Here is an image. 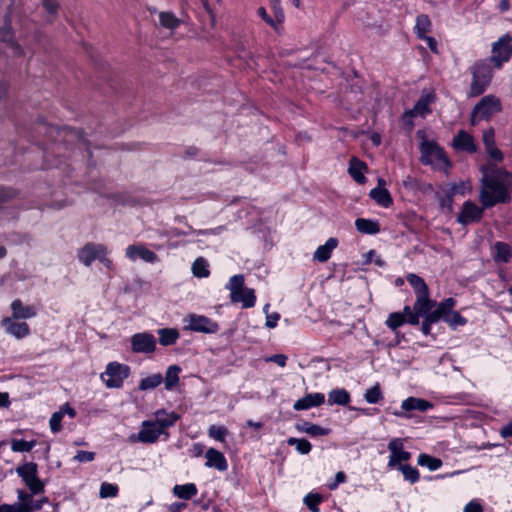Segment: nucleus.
<instances>
[{"label":"nucleus","mask_w":512,"mask_h":512,"mask_svg":"<svg viewBox=\"0 0 512 512\" xmlns=\"http://www.w3.org/2000/svg\"><path fill=\"white\" fill-rule=\"evenodd\" d=\"M338 240L336 238H329L325 244L320 245L313 254V259L318 262H326L333 252V250L337 247Z\"/></svg>","instance_id":"22"},{"label":"nucleus","mask_w":512,"mask_h":512,"mask_svg":"<svg viewBox=\"0 0 512 512\" xmlns=\"http://www.w3.org/2000/svg\"><path fill=\"white\" fill-rule=\"evenodd\" d=\"M356 229L364 234H377L380 231L379 224L376 221L364 218H358L355 221Z\"/></svg>","instance_id":"32"},{"label":"nucleus","mask_w":512,"mask_h":512,"mask_svg":"<svg viewBox=\"0 0 512 512\" xmlns=\"http://www.w3.org/2000/svg\"><path fill=\"white\" fill-rule=\"evenodd\" d=\"M180 368L176 365L169 366L164 379L165 388L167 390L173 389L179 382Z\"/></svg>","instance_id":"40"},{"label":"nucleus","mask_w":512,"mask_h":512,"mask_svg":"<svg viewBox=\"0 0 512 512\" xmlns=\"http://www.w3.org/2000/svg\"><path fill=\"white\" fill-rule=\"evenodd\" d=\"M184 328L189 331L213 334L219 330L218 324L204 315L189 314L184 319Z\"/></svg>","instance_id":"8"},{"label":"nucleus","mask_w":512,"mask_h":512,"mask_svg":"<svg viewBox=\"0 0 512 512\" xmlns=\"http://www.w3.org/2000/svg\"><path fill=\"white\" fill-rule=\"evenodd\" d=\"M420 151L423 164L431 165L436 169L446 168L450 165L442 148L433 141H423L420 146Z\"/></svg>","instance_id":"5"},{"label":"nucleus","mask_w":512,"mask_h":512,"mask_svg":"<svg viewBox=\"0 0 512 512\" xmlns=\"http://www.w3.org/2000/svg\"><path fill=\"white\" fill-rule=\"evenodd\" d=\"M287 443L288 445L290 446H295L296 450L300 453V454H308L311 449H312V445L311 443L306 440V439H298V438H289L287 440Z\"/></svg>","instance_id":"46"},{"label":"nucleus","mask_w":512,"mask_h":512,"mask_svg":"<svg viewBox=\"0 0 512 512\" xmlns=\"http://www.w3.org/2000/svg\"><path fill=\"white\" fill-rule=\"evenodd\" d=\"M62 419H63V411H57L52 414L49 424H50V429L53 433H58L61 430Z\"/></svg>","instance_id":"55"},{"label":"nucleus","mask_w":512,"mask_h":512,"mask_svg":"<svg viewBox=\"0 0 512 512\" xmlns=\"http://www.w3.org/2000/svg\"><path fill=\"white\" fill-rule=\"evenodd\" d=\"M179 415L175 412H167L164 409L157 410L154 413V419L145 420L141 423L138 433L131 434L128 438L130 443L152 444L164 435L165 439L169 437L167 429L172 427Z\"/></svg>","instance_id":"1"},{"label":"nucleus","mask_w":512,"mask_h":512,"mask_svg":"<svg viewBox=\"0 0 512 512\" xmlns=\"http://www.w3.org/2000/svg\"><path fill=\"white\" fill-rule=\"evenodd\" d=\"M160 344L169 346L174 344L179 338V332L176 329L163 328L158 331Z\"/></svg>","instance_id":"38"},{"label":"nucleus","mask_w":512,"mask_h":512,"mask_svg":"<svg viewBox=\"0 0 512 512\" xmlns=\"http://www.w3.org/2000/svg\"><path fill=\"white\" fill-rule=\"evenodd\" d=\"M443 320L454 329L458 326L465 325L467 322L466 319L456 311L450 312V314L446 315V318Z\"/></svg>","instance_id":"51"},{"label":"nucleus","mask_w":512,"mask_h":512,"mask_svg":"<svg viewBox=\"0 0 512 512\" xmlns=\"http://www.w3.org/2000/svg\"><path fill=\"white\" fill-rule=\"evenodd\" d=\"M325 402V396L323 393H310L304 396L301 399H298L294 405L293 408L296 411L299 410H307L312 407H317L322 405Z\"/></svg>","instance_id":"20"},{"label":"nucleus","mask_w":512,"mask_h":512,"mask_svg":"<svg viewBox=\"0 0 512 512\" xmlns=\"http://www.w3.org/2000/svg\"><path fill=\"white\" fill-rule=\"evenodd\" d=\"M95 458V453L90 451H78L74 456V460L78 462H91Z\"/></svg>","instance_id":"63"},{"label":"nucleus","mask_w":512,"mask_h":512,"mask_svg":"<svg viewBox=\"0 0 512 512\" xmlns=\"http://www.w3.org/2000/svg\"><path fill=\"white\" fill-rule=\"evenodd\" d=\"M322 501V497L319 494H307L304 498V503L312 512H319L318 505Z\"/></svg>","instance_id":"53"},{"label":"nucleus","mask_w":512,"mask_h":512,"mask_svg":"<svg viewBox=\"0 0 512 512\" xmlns=\"http://www.w3.org/2000/svg\"><path fill=\"white\" fill-rule=\"evenodd\" d=\"M401 313H403V315H405L407 323H409L411 325L419 324L418 314H416L414 307L411 308L410 306L406 305L403 308V311Z\"/></svg>","instance_id":"60"},{"label":"nucleus","mask_w":512,"mask_h":512,"mask_svg":"<svg viewBox=\"0 0 512 512\" xmlns=\"http://www.w3.org/2000/svg\"><path fill=\"white\" fill-rule=\"evenodd\" d=\"M36 445V441H26L23 439H14L11 443V449L14 452H29Z\"/></svg>","instance_id":"48"},{"label":"nucleus","mask_w":512,"mask_h":512,"mask_svg":"<svg viewBox=\"0 0 512 512\" xmlns=\"http://www.w3.org/2000/svg\"><path fill=\"white\" fill-rule=\"evenodd\" d=\"M180 19H178L171 12H161L159 14V23L162 27L173 30L180 25Z\"/></svg>","instance_id":"41"},{"label":"nucleus","mask_w":512,"mask_h":512,"mask_svg":"<svg viewBox=\"0 0 512 512\" xmlns=\"http://www.w3.org/2000/svg\"><path fill=\"white\" fill-rule=\"evenodd\" d=\"M432 101L433 97L431 94L423 95L414 105L413 109L408 112V114L412 117L424 116L430 111L429 105Z\"/></svg>","instance_id":"28"},{"label":"nucleus","mask_w":512,"mask_h":512,"mask_svg":"<svg viewBox=\"0 0 512 512\" xmlns=\"http://www.w3.org/2000/svg\"><path fill=\"white\" fill-rule=\"evenodd\" d=\"M470 190H471V187H470L469 183L461 182L459 184H451L448 193L454 197L457 194L465 195Z\"/></svg>","instance_id":"54"},{"label":"nucleus","mask_w":512,"mask_h":512,"mask_svg":"<svg viewBox=\"0 0 512 512\" xmlns=\"http://www.w3.org/2000/svg\"><path fill=\"white\" fill-rule=\"evenodd\" d=\"M18 502L20 505H26L30 507L31 512L41 509L42 501L34 500L32 495L27 493L25 490L17 491Z\"/></svg>","instance_id":"34"},{"label":"nucleus","mask_w":512,"mask_h":512,"mask_svg":"<svg viewBox=\"0 0 512 512\" xmlns=\"http://www.w3.org/2000/svg\"><path fill=\"white\" fill-rule=\"evenodd\" d=\"M434 306L435 302L429 298V292L422 295H417L416 301L414 303V310L416 314H418V319L420 317H426L427 315L431 314Z\"/></svg>","instance_id":"21"},{"label":"nucleus","mask_w":512,"mask_h":512,"mask_svg":"<svg viewBox=\"0 0 512 512\" xmlns=\"http://www.w3.org/2000/svg\"><path fill=\"white\" fill-rule=\"evenodd\" d=\"M495 132L493 128H489L484 131L483 133V143L485 145V148L491 147L495 145Z\"/></svg>","instance_id":"64"},{"label":"nucleus","mask_w":512,"mask_h":512,"mask_svg":"<svg viewBox=\"0 0 512 512\" xmlns=\"http://www.w3.org/2000/svg\"><path fill=\"white\" fill-rule=\"evenodd\" d=\"M455 306V300L453 298H447L440 302L438 306L431 312L432 315H437L438 320L446 318V315L453 312Z\"/></svg>","instance_id":"37"},{"label":"nucleus","mask_w":512,"mask_h":512,"mask_svg":"<svg viewBox=\"0 0 512 512\" xmlns=\"http://www.w3.org/2000/svg\"><path fill=\"white\" fill-rule=\"evenodd\" d=\"M483 209V206L479 207L471 201H466L462 206V210L458 215L457 221L462 225L478 222L482 218Z\"/></svg>","instance_id":"16"},{"label":"nucleus","mask_w":512,"mask_h":512,"mask_svg":"<svg viewBox=\"0 0 512 512\" xmlns=\"http://www.w3.org/2000/svg\"><path fill=\"white\" fill-rule=\"evenodd\" d=\"M472 83L470 87V95L478 96L482 94L491 80V71L485 64H476L472 69Z\"/></svg>","instance_id":"9"},{"label":"nucleus","mask_w":512,"mask_h":512,"mask_svg":"<svg viewBox=\"0 0 512 512\" xmlns=\"http://www.w3.org/2000/svg\"><path fill=\"white\" fill-rule=\"evenodd\" d=\"M129 371L130 368L127 365L111 362L100 377L108 388H120L128 377Z\"/></svg>","instance_id":"6"},{"label":"nucleus","mask_w":512,"mask_h":512,"mask_svg":"<svg viewBox=\"0 0 512 512\" xmlns=\"http://www.w3.org/2000/svg\"><path fill=\"white\" fill-rule=\"evenodd\" d=\"M42 5L49 15V20L56 16L59 6L56 0H42Z\"/></svg>","instance_id":"59"},{"label":"nucleus","mask_w":512,"mask_h":512,"mask_svg":"<svg viewBox=\"0 0 512 512\" xmlns=\"http://www.w3.org/2000/svg\"><path fill=\"white\" fill-rule=\"evenodd\" d=\"M272 10L274 14V19L276 20L278 26L284 21V12L280 5V0H271Z\"/></svg>","instance_id":"57"},{"label":"nucleus","mask_w":512,"mask_h":512,"mask_svg":"<svg viewBox=\"0 0 512 512\" xmlns=\"http://www.w3.org/2000/svg\"><path fill=\"white\" fill-rule=\"evenodd\" d=\"M432 404L424 399L409 397L402 401L401 408L405 411L418 410L421 412H425L432 408Z\"/></svg>","instance_id":"24"},{"label":"nucleus","mask_w":512,"mask_h":512,"mask_svg":"<svg viewBox=\"0 0 512 512\" xmlns=\"http://www.w3.org/2000/svg\"><path fill=\"white\" fill-rule=\"evenodd\" d=\"M16 472L22 478L23 482L30 489L32 494L43 492L44 484L38 478V466L36 463H25L17 467Z\"/></svg>","instance_id":"7"},{"label":"nucleus","mask_w":512,"mask_h":512,"mask_svg":"<svg viewBox=\"0 0 512 512\" xmlns=\"http://www.w3.org/2000/svg\"><path fill=\"white\" fill-rule=\"evenodd\" d=\"M257 14L259 17H261L269 26H271L273 29H278V24L276 20L273 17H270L264 7H260L257 10Z\"/></svg>","instance_id":"62"},{"label":"nucleus","mask_w":512,"mask_h":512,"mask_svg":"<svg viewBox=\"0 0 512 512\" xmlns=\"http://www.w3.org/2000/svg\"><path fill=\"white\" fill-rule=\"evenodd\" d=\"M130 342L134 353H152L156 349V338L148 332L134 334Z\"/></svg>","instance_id":"11"},{"label":"nucleus","mask_w":512,"mask_h":512,"mask_svg":"<svg viewBox=\"0 0 512 512\" xmlns=\"http://www.w3.org/2000/svg\"><path fill=\"white\" fill-rule=\"evenodd\" d=\"M244 276L237 274L229 279L225 288L230 291V299L233 303H241L243 308L255 306L256 296L254 289L244 286Z\"/></svg>","instance_id":"3"},{"label":"nucleus","mask_w":512,"mask_h":512,"mask_svg":"<svg viewBox=\"0 0 512 512\" xmlns=\"http://www.w3.org/2000/svg\"><path fill=\"white\" fill-rule=\"evenodd\" d=\"M192 273L198 278L208 277L210 274L208 262L203 257L197 258L192 264Z\"/></svg>","instance_id":"42"},{"label":"nucleus","mask_w":512,"mask_h":512,"mask_svg":"<svg viewBox=\"0 0 512 512\" xmlns=\"http://www.w3.org/2000/svg\"><path fill=\"white\" fill-rule=\"evenodd\" d=\"M404 323H407V320L405 318V315H403V313L400 312H393L389 314L387 320L385 321L386 326L390 328L392 331L397 330Z\"/></svg>","instance_id":"45"},{"label":"nucleus","mask_w":512,"mask_h":512,"mask_svg":"<svg viewBox=\"0 0 512 512\" xmlns=\"http://www.w3.org/2000/svg\"><path fill=\"white\" fill-rule=\"evenodd\" d=\"M0 512H31L30 507L20 505L19 503L14 504H3L0 505Z\"/></svg>","instance_id":"56"},{"label":"nucleus","mask_w":512,"mask_h":512,"mask_svg":"<svg viewBox=\"0 0 512 512\" xmlns=\"http://www.w3.org/2000/svg\"><path fill=\"white\" fill-rule=\"evenodd\" d=\"M431 25V21L427 15L421 14L417 16L414 29L418 38H425V36H427V33L430 32L431 30Z\"/></svg>","instance_id":"33"},{"label":"nucleus","mask_w":512,"mask_h":512,"mask_svg":"<svg viewBox=\"0 0 512 512\" xmlns=\"http://www.w3.org/2000/svg\"><path fill=\"white\" fill-rule=\"evenodd\" d=\"M296 429L299 432L306 433L310 436L316 437V436H324L329 433V429L323 428L319 425L312 424L309 422H303L302 424H297Z\"/></svg>","instance_id":"31"},{"label":"nucleus","mask_w":512,"mask_h":512,"mask_svg":"<svg viewBox=\"0 0 512 512\" xmlns=\"http://www.w3.org/2000/svg\"><path fill=\"white\" fill-rule=\"evenodd\" d=\"M173 493L181 499L188 500L197 494V488L195 484L188 483L184 485H175Z\"/></svg>","instance_id":"35"},{"label":"nucleus","mask_w":512,"mask_h":512,"mask_svg":"<svg viewBox=\"0 0 512 512\" xmlns=\"http://www.w3.org/2000/svg\"><path fill=\"white\" fill-rule=\"evenodd\" d=\"M510 42L511 37L504 35L493 44L491 61L494 62L498 68L501 67L504 62L508 61L512 55Z\"/></svg>","instance_id":"10"},{"label":"nucleus","mask_w":512,"mask_h":512,"mask_svg":"<svg viewBox=\"0 0 512 512\" xmlns=\"http://www.w3.org/2000/svg\"><path fill=\"white\" fill-rule=\"evenodd\" d=\"M365 400L370 404H376L382 400L383 395L380 390L379 384H375L373 387L368 389L364 394Z\"/></svg>","instance_id":"49"},{"label":"nucleus","mask_w":512,"mask_h":512,"mask_svg":"<svg viewBox=\"0 0 512 512\" xmlns=\"http://www.w3.org/2000/svg\"><path fill=\"white\" fill-rule=\"evenodd\" d=\"M369 196L380 206L388 208L392 205L393 199L386 188L375 187L373 188Z\"/></svg>","instance_id":"26"},{"label":"nucleus","mask_w":512,"mask_h":512,"mask_svg":"<svg viewBox=\"0 0 512 512\" xmlns=\"http://www.w3.org/2000/svg\"><path fill=\"white\" fill-rule=\"evenodd\" d=\"M350 394L343 388L333 389L328 393L329 405H342L345 406L350 402Z\"/></svg>","instance_id":"29"},{"label":"nucleus","mask_w":512,"mask_h":512,"mask_svg":"<svg viewBox=\"0 0 512 512\" xmlns=\"http://www.w3.org/2000/svg\"><path fill=\"white\" fill-rule=\"evenodd\" d=\"M388 449L390 451L389 468H399V465H402L401 462L411 458V453L403 449V441L400 438L392 439L388 444Z\"/></svg>","instance_id":"12"},{"label":"nucleus","mask_w":512,"mask_h":512,"mask_svg":"<svg viewBox=\"0 0 512 512\" xmlns=\"http://www.w3.org/2000/svg\"><path fill=\"white\" fill-rule=\"evenodd\" d=\"M11 316L19 320L34 318L37 315V308L34 305H25L22 300L15 299L10 304Z\"/></svg>","instance_id":"18"},{"label":"nucleus","mask_w":512,"mask_h":512,"mask_svg":"<svg viewBox=\"0 0 512 512\" xmlns=\"http://www.w3.org/2000/svg\"><path fill=\"white\" fill-rule=\"evenodd\" d=\"M483 178H494L496 181L504 183L508 176H512V173L509 174L507 171L496 167L493 164H488L483 167Z\"/></svg>","instance_id":"30"},{"label":"nucleus","mask_w":512,"mask_h":512,"mask_svg":"<svg viewBox=\"0 0 512 512\" xmlns=\"http://www.w3.org/2000/svg\"><path fill=\"white\" fill-rule=\"evenodd\" d=\"M125 256L131 261H136L138 258L147 263H156L159 261L156 253L149 250L143 244L129 245L125 250Z\"/></svg>","instance_id":"14"},{"label":"nucleus","mask_w":512,"mask_h":512,"mask_svg":"<svg viewBox=\"0 0 512 512\" xmlns=\"http://www.w3.org/2000/svg\"><path fill=\"white\" fill-rule=\"evenodd\" d=\"M501 109L502 104L499 98L494 95H486L473 108L470 122L472 125H476L481 120L488 121Z\"/></svg>","instance_id":"4"},{"label":"nucleus","mask_w":512,"mask_h":512,"mask_svg":"<svg viewBox=\"0 0 512 512\" xmlns=\"http://www.w3.org/2000/svg\"><path fill=\"white\" fill-rule=\"evenodd\" d=\"M398 469L402 472L404 479L410 483L413 484L419 480V472L415 467L410 465H399Z\"/></svg>","instance_id":"47"},{"label":"nucleus","mask_w":512,"mask_h":512,"mask_svg":"<svg viewBox=\"0 0 512 512\" xmlns=\"http://www.w3.org/2000/svg\"><path fill=\"white\" fill-rule=\"evenodd\" d=\"M207 434L211 439L225 443L229 431L225 426L222 425H210L207 430Z\"/></svg>","instance_id":"43"},{"label":"nucleus","mask_w":512,"mask_h":512,"mask_svg":"<svg viewBox=\"0 0 512 512\" xmlns=\"http://www.w3.org/2000/svg\"><path fill=\"white\" fill-rule=\"evenodd\" d=\"M1 326L8 335L16 339H23L30 335L29 325L13 317H4L1 320Z\"/></svg>","instance_id":"13"},{"label":"nucleus","mask_w":512,"mask_h":512,"mask_svg":"<svg viewBox=\"0 0 512 512\" xmlns=\"http://www.w3.org/2000/svg\"><path fill=\"white\" fill-rule=\"evenodd\" d=\"M512 256L511 247L504 242H496L493 246V258L496 262L507 263Z\"/></svg>","instance_id":"27"},{"label":"nucleus","mask_w":512,"mask_h":512,"mask_svg":"<svg viewBox=\"0 0 512 512\" xmlns=\"http://www.w3.org/2000/svg\"><path fill=\"white\" fill-rule=\"evenodd\" d=\"M118 491L117 485L103 482L100 486L99 496L101 498H114L118 495Z\"/></svg>","instance_id":"50"},{"label":"nucleus","mask_w":512,"mask_h":512,"mask_svg":"<svg viewBox=\"0 0 512 512\" xmlns=\"http://www.w3.org/2000/svg\"><path fill=\"white\" fill-rule=\"evenodd\" d=\"M105 245L99 243L88 242L78 250V260L85 266L89 267L93 261L100 258V254L104 252Z\"/></svg>","instance_id":"15"},{"label":"nucleus","mask_w":512,"mask_h":512,"mask_svg":"<svg viewBox=\"0 0 512 512\" xmlns=\"http://www.w3.org/2000/svg\"><path fill=\"white\" fill-rule=\"evenodd\" d=\"M163 382V377L160 373H156L153 375H149L145 378H143L139 383V390L146 391V390H152L156 387H158Z\"/></svg>","instance_id":"39"},{"label":"nucleus","mask_w":512,"mask_h":512,"mask_svg":"<svg viewBox=\"0 0 512 512\" xmlns=\"http://www.w3.org/2000/svg\"><path fill=\"white\" fill-rule=\"evenodd\" d=\"M367 169V166L364 162L358 160L357 158H352L350 160L348 173L350 176L359 184H364L366 182V178L363 172Z\"/></svg>","instance_id":"25"},{"label":"nucleus","mask_w":512,"mask_h":512,"mask_svg":"<svg viewBox=\"0 0 512 512\" xmlns=\"http://www.w3.org/2000/svg\"><path fill=\"white\" fill-rule=\"evenodd\" d=\"M418 464L427 467L430 471H436L442 466V461L428 454H420L418 456Z\"/></svg>","instance_id":"44"},{"label":"nucleus","mask_w":512,"mask_h":512,"mask_svg":"<svg viewBox=\"0 0 512 512\" xmlns=\"http://www.w3.org/2000/svg\"><path fill=\"white\" fill-rule=\"evenodd\" d=\"M212 233V230H194L192 227H189V231L188 232H185V231H182L178 228H174L171 230V234L172 236L174 237H180V236H185V235H188V234H197V235H208Z\"/></svg>","instance_id":"58"},{"label":"nucleus","mask_w":512,"mask_h":512,"mask_svg":"<svg viewBox=\"0 0 512 512\" xmlns=\"http://www.w3.org/2000/svg\"><path fill=\"white\" fill-rule=\"evenodd\" d=\"M423 318H424V320L422 322L421 330H422L424 335H428V334H430L432 324H434L437 321H439L438 320V316L437 315L429 314V315H427L426 317H423Z\"/></svg>","instance_id":"61"},{"label":"nucleus","mask_w":512,"mask_h":512,"mask_svg":"<svg viewBox=\"0 0 512 512\" xmlns=\"http://www.w3.org/2000/svg\"><path fill=\"white\" fill-rule=\"evenodd\" d=\"M0 41L5 44L9 56L18 57L23 55V50L14 41L11 26L7 22L0 28Z\"/></svg>","instance_id":"17"},{"label":"nucleus","mask_w":512,"mask_h":512,"mask_svg":"<svg viewBox=\"0 0 512 512\" xmlns=\"http://www.w3.org/2000/svg\"><path fill=\"white\" fill-rule=\"evenodd\" d=\"M406 279L408 283L412 286L416 296L429 292L428 286L426 285L425 281L418 275L410 273L406 276Z\"/></svg>","instance_id":"36"},{"label":"nucleus","mask_w":512,"mask_h":512,"mask_svg":"<svg viewBox=\"0 0 512 512\" xmlns=\"http://www.w3.org/2000/svg\"><path fill=\"white\" fill-rule=\"evenodd\" d=\"M17 196V191L11 187H0V210L3 205Z\"/></svg>","instance_id":"52"},{"label":"nucleus","mask_w":512,"mask_h":512,"mask_svg":"<svg viewBox=\"0 0 512 512\" xmlns=\"http://www.w3.org/2000/svg\"><path fill=\"white\" fill-rule=\"evenodd\" d=\"M479 200L483 208H491L498 203L508 202L510 195L504 183L494 178H482Z\"/></svg>","instance_id":"2"},{"label":"nucleus","mask_w":512,"mask_h":512,"mask_svg":"<svg viewBox=\"0 0 512 512\" xmlns=\"http://www.w3.org/2000/svg\"><path fill=\"white\" fill-rule=\"evenodd\" d=\"M453 145L455 148L466 151L475 152L476 145L473 137L465 131H460L453 139Z\"/></svg>","instance_id":"23"},{"label":"nucleus","mask_w":512,"mask_h":512,"mask_svg":"<svg viewBox=\"0 0 512 512\" xmlns=\"http://www.w3.org/2000/svg\"><path fill=\"white\" fill-rule=\"evenodd\" d=\"M206 463L205 466L208 468H215L218 471H226L228 469V463L224 455L214 449L209 448L205 453Z\"/></svg>","instance_id":"19"}]
</instances>
